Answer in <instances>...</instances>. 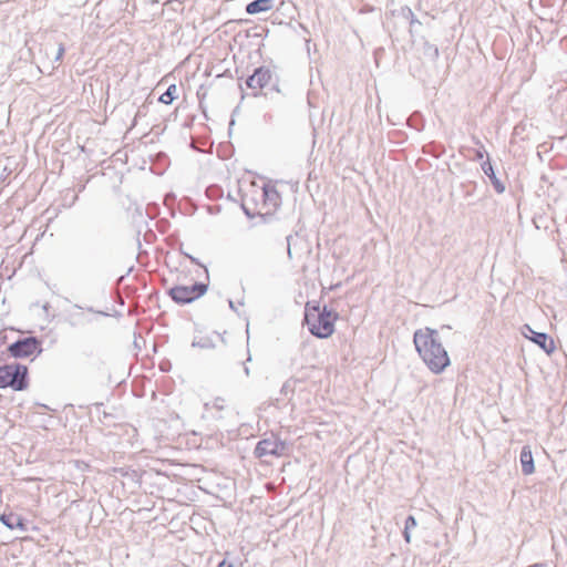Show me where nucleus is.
<instances>
[{"instance_id": "obj_2", "label": "nucleus", "mask_w": 567, "mask_h": 567, "mask_svg": "<svg viewBox=\"0 0 567 567\" xmlns=\"http://www.w3.org/2000/svg\"><path fill=\"white\" fill-rule=\"evenodd\" d=\"M338 319V313L328 310L324 306L322 310L319 307H313L311 310L306 309L305 323L310 333L317 338L326 339L334 332V321Z\"/></svg>"}, {"instance_id": "obj_12", "label": "nucleus", "mask_w": 567, "mask_h": 567, "mask_svg": "<svg viewBox=\"0 0 567 567\" xmlns=\"http://www.w3.org/2000/svg\"><path fill=\"white\" fill-rule=\"evenodd\" d=\"M274 0H254L246 6V12L248 14L267 12L274 8Z\"/></svg>"}, {"instance_id": "obj_3", "label": "nucleus", "mask_w": 567, "mask_h": 567, "mask_svg": "<svg viewBox=\"0 0 567 567\" xmlns=\"http://www.w3.org/2000/svg\"><path fill=\"white\" fill-rule=\"evenodd\" d=\"M28 368L20 363L0 367V388H11L23 391L28 388Z\"/></svg>"}, {"instance_id": "obj_7", "label": "nucleus", "mask_w": 567, "mask_h": 567, "mask_svg": "<svg viewBox=\"0 0 567 567\" xmlns=\"http://www.w3.org/2000/svg\"><path fill=\"white\" fill-rule=\"evenodd\" d=\"M271 80L272 72L266 66H259L246 79V85L252 90V95L257 96L264 87L270 84Z\"/></svg>"}, {"instance_id": "obj_14", "label": "nucleus", "mask_w": 567, "mask_h": 567, "mask_svg": "<svg viewBox=\"0 0 567 567\" xmlns=\"http://www.w3.org/2000/svg\"><path fill=\"white\" fill-rule=\"evenodd\" d=\"M400 14L404 20L409 22V31L410 34L413 37L415 32V27L421 24V22L415 18L413 11L409 7L401 8Z\"/></svg>"}, {"instance_id": "obj_17", "label": "nucleus", "mask_w": 567, "mask_h": 567, "mask_svg": "<svg viewBox=\"0 0 567 567\" xmlns=\"http://www.w3.org/2000/svg\"><path fill=\"white\" fill-rule=\"evenodd\" d=\"M212 406L216 410H224L225 406H226V400L224 398H216L214 399V401L212 402Z\"/></svg>"}, {"instance_id": "obj_6", "label": "nucleus", "mask_w": 567, "mask_h": 567, "mask_svg": "<svg viewBox=\"0 0 567 567\" xmlns=\"http://www.w3.org/2000/svg\"><path fill=\"white\" fill-rule=\"evenodd\" d=\"M286 443L281 440L271 436L259 441L254 450V455L257 458L265 456H282L286 452Z\"/></svg>"}, {"instance_id": "obj_4", "label": "nucleus", "mask_w": 567, "mask_h": 567, "mask_svg": "<svg viewBox=\"0 0 567 567\" xmlns=\"http://www.w3.org/2000/svg\"><path fill=\"white\" fill-rule=\"evenodd\" d=\"M208 286L204 282H195L192 286H174L168 290L169 297L179 305H186L204 296Z\"/></svg>"}, {"instance_id": "obj_15", "label": "nucleus", "mask_w": 567, "mask_h": 567, "mask_svg": "<svg viewBox=\"0 0 567 567\" xmlns=\"http://www.w3.org/2000/svg\"><path fill=\"white\" fill-rule=\"evenodd\" d=\"M176 91L177 87L175 84L169 85L168 89L159 96V102L171 104L176 97Z\"/></svg>"}, {"instance_id": "obj_8", "label": "nucleus", "mask_w": 567, "mask_h": 567, "mask_svg": "<svg viewBox=\"0 0 567 567\" xmlns=\"http://www.w3.org/2000/svg\"><path fill=\"white\" fill-rule=\"evenodd\" d=\"M523 334L536 343L539 348H542L547 354L553 353L556 349L553 338H550L547 333L536 332L528 324L524 326Z\"/></svg>"}, {"instance_id": "obj_27", "label": "nucleus", "mask_w": 567, "mask_h": 567, "mask_svg": "<svg viewBox=\"0 0 567 567\" xmlns=\"http://www.w3.org/2000/svg\"><path fill=\"white\" fill-rule=\"evenodd\" d=\"M244 210H245L246 215H248V216L250 215V213L248 212V209H246L245 207H244Z\"/></svg>"}, {"instance_id": "obj_1", "label": "nucleus", "mask_w": 567, "mask_h": 567, "mask_svg": "<svg viewBox=\"0 0 567 567\" xmlns=\"http://www.w3.org/2000/svg\"><path fill=\"white\" fill-rule=\"evenodd\" d=\"M413 342L419 355L433 373L439 374L450 365L447 351L442 346L437 330L429 327L417 329Z\"/></svg>"}, {"instance_id": "obj_9", "label": "nucleus", "mask_w": 567, "mask_h": 567, "mask_svg": "<svg viewBox=\"0 0 567 567\" xmlns=\"http://www.w3.org/2000/svg\"><path fill=\"white\" fill-rule=\"evenodd\" d=\"M481 167H482V171L484 172V174L489 178L494 189L496 190V193L498 194H503L505 192V185L504 183L496 176L495 172H494V168L492 166V163L489 161V158H487L486 161H484L482 164H481Z\"/></svg>"}, {"instance_id": "obj_26", "label": "nucleus", "mask_w": 567, "mask_h": 567, "mask_svg": "<svg viewBox=\"0 0 567 567\" xmlns=\"http://www.w3.org/2000/svg\"><path fill=\"white\" fill-rule=\"evenodd\" d=\"M190 260H192V262H194V264H197V265L199 264V262L197 261V259H196V258H194V257H190Z\"/></svg>"}, {"instance_id": "obj_16", "label": "nucleus", "mask_w": 567, "mask_h": 567, "mask_svg": "<svg viewBox=\"0 0 567 567\" xmlns=\"http://www.w3.org/2000/svg\"><path fill=\"white\" fill-rule=\"evenodd\" d=\"M74 309H76L78 311L69 312V323L72 327H76L78 324L82 323L84 319L83 312L80 311L81 308L79 306H74Z\"/></svg>"}, {"instance_id": "obj_22", "label": "nucleus", "mask_w": 567, "mask_h": 567, "mask_svg": "<svg viewBox=\"0 0 567 567\" xmlns=\"http://www.w3.org/2000/svg\"><path fill=\"white\" fill-rule=\"evenodd\" d=\"M403 537L405 539L406 543H410L411 542V530L410 529H405L403 530Z\"/></svg>"}, {"instance_id": "obj_19", "label": "nucleus", "mask_w": 567, "mask_h": 567, "mask_svg": "<svg viewBox=\"0 0 567 567\" xmlns=\"http://www.w3.org/2000/svg\"><path fill=\"white\" fill-rule=\"evenodd\" d=\"M475 144L480 145V148L476 150V152H475V157H476V159H483L484 153H485L484 146L482 145L480 140H475Z\"/></svg>"}, {"instance_id": "obj_13", "label": "nucleus", "mask_w": 567, "mask_h": 567, "mask_svg": "<svg viewBox=\"0 0 567 567\" xmlns=\"http://www.w3.org/2000/svg\"><path fill=\"white\" fill-rule=\"evenodd\" d=\"M0 522L10 529L20 528L25 529L23 518L17 514L9 513L0 516Z\"/></svg>"}, {"instance_id": "obj_25", "label": "nucleus", "mask_w": 567, "mask_h": 567, "mask_svg": "<svg viewBox=\"0 0 567 567\" xmlns=\"http://www.w3.org/2000/svg\"><path fill=\"white\" fill-rule=\"evenodd\" d=\"M244 371H245V374H246V375H249V368H248V367H246V365H245V367H244Z\"/></svg>"}, {"instance_id": "obj_21", "label": "nucleus", "mask_w": 567, "mask_h": 567, "mask_svg": "<svg viewBox=\"0 0 567 567\" xmlns=\"http://www.w3.org/2000/svg\"><path fill=\"white\" fill-rule=\"evenodd\" d=\"M291 239H292V235H288L286 237V241H287V255H288V258L291 259L292 258V254H291Z\"/></svg>"}, {"instance_id": "obj_24", "label": "nucleus", "mask_w": 567, "mask_h": 567, "mask_svg": "<svg viewBox=\"0 0 567 567\" xmlns=\"http://www.w3.org/2000/svg\"><path fill=\"white\" fill-rule=\"evenodd\" d=\"M228 305H229V308H230L231 310L237 311V308H236V306H235V303H234V301H233V300H228Z\"/></svg>"}, {"instance_id": "obj_23", "label": "nucleus", "mask_w": 567, "mask_h": 567, "mask_svg": "<svg viewBox=\"0 0 567 567\" xmlns=\"http://www.w3.org/2000/svg\"><path fill=\"white\" fill-rule=\"evenodd\" d=\"M217 567H234L231 563H228L227 560H221Z\"/></svg>"}, {"instance_id": "obj_11", "label": "nucleus", "mask_w": 567, "mask_h": 567, "mask_svg": "<svg viewBox=\"0 0 567 567\" xmlns=\"http://www.w3.org/2000/svg\"><path fill=\"white\" fill-rule=\"evenodd\" d=\"M264 205L268 207L267 213L271 208H276L280 203V195L275 187L265 186L262 188Z\"/></svg>"}, {"instance_id": "obj_10", "label": "nucleus", "mask_w": 567, "mask_h": 567, "mask_svg": "<svg viewBox=\"0 0 567 567\" xmlns=\"http://www.w3.org/2000/svg\"><path fill=\"white\" fill-rule=\"evenodd\" d=\"M519 461L522 465V472L525 475H530L535 471L534 458L532 454V450L528 445L523 446L519 455Z\"/></svg>"}, {"instance_id": "obj_20", "label": "nucleus", "mask_w": 567, "mask_h": 567, "mask_svg": "<svg viewBox=\"0 0 567 567\" xmlns=\"http://www.w3.org/2000/svg\"><path fill=\"white\" fill-rule=\"evenodd\" d=\"M64 52H65L64 45L62 43H60L54 60L55 61H61V59L63 58Z\"/></svg>"}, {"instance_id": "obj_5", "label": "nucleus", "mask_w": 567, "mask_h": 567, "mask_svg": "<svg viewBox=\"0 0 567 567\" xmlns=\"http://www.w3.org/2000/svg\"><path fill=\"white\" fill-rule=\"evenodd\" d=\"M13 358H27L35 353H41V342L35 337H25L11 343L8 348Z\"/></svg>"}, {"instance_id": "obj_18", "label": "nucleus", "mask_w": 567, "mask_h": 567, "mask_svg": "<svg viewBox=\"0 0 567 567\" xmlns=\"http://www.w3.org/2000/svg\"><path fill=\"white\" fill-rule=\"evenodd\" d=\"M415 526H416V519H415V517H414V516H412V515H409V516L406 517V519H405V524H404L405 529H410V530H411V529H412V528H414Z\"/></svg>"}]
</instances>
